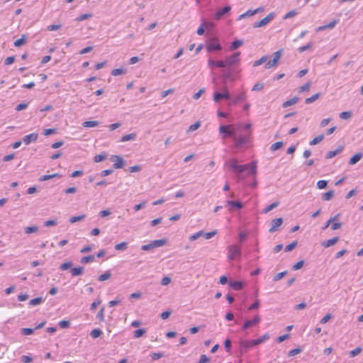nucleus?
<instances>
[{
  "instance_id": "obj_1",
  "label": "nucleus",
  "mask_w": 363,
  "mask_h": 363,
  "mask_svg": "<svg viewBox=\"0 0 363 363\" xmlns=\"http://www.w3.org/2000/svg\"><path fill=\"white\" fill-rule=\"evenodd\" d=\"M225 166L229 167L233 172L237 174L238 179H244L242 173L246 172L247 176L256 174V163L252 162L245 164H239L236 159H230L225 163Z\"/></svg>"
},
{
  "instance_id": "obj_2",
  "label": "nucleus",
  "mask_w": 363,
  "mask_h": 363,
  "mask_svg": "<svg viewBox=\"0 0 363 363\" xmlns=\"http://www.w3.org/2000/svg\"><path fill=\"white\" fill-rule=\"evenodd\" d=\"M228 259L234 260L241 256V249L238 245H230L228 247Z\"/></svg>"
},
{
  "instance_id": "obj_3",
  "label": "nucleus",
  "mask_w": 363,
  "mask_h": 363,
  "mask_svg": "<svg viewBox=\"0 0 363 363\" xmlns=\"http://www.w3.org/2000/svg\"><path fill=\"white\" fill-rule=\"evenodd\" d=\"M167 243L165 239L155 240L152 241L149 244L143 245L141 247V250L143 251H148L153 248L160 247L164 245Z\"/></svg>"
},
{
  "instance_id": "obj_4",
  "label": "nucleus",
  "mask_w": 363,
  "mask_h": 363,
  "mask_svg": "<svg viewBox=\"0 0 363 363\" xmlns=\"http://www.w3.org/2000/svg\"><path fill=\"white\" fill-rule=\"evenodd\" d=\"M257 346L254 340H241L240 342V352L241 354L245 353L250 348Z\"/></svg>"
},
{
  "instance_id": "obj_5",
  "label": "nucleus",
  "mask_w": 363,
  "mask_h": 363,
  "mask_svg": "<svg viewBox=\"0 0 363 363\" xmlns=\"http://www.w3.org/2000/svg\"><path fill=\"white\" fill-rule=\"evenodd\" d=\"M274 17H275V13L272 12V13H269L265 18H264L261 21L255 22L253 24V28H261V27L265 26L269 23H270L274 18Z\"/></svg>"
},
{
  "instance_id": "obj_6",
  "label": "nucleus",
  "mask_w": 363,
  "mask_h": 363,
  "mask_svg": "<svg viewBox=\"0 0 363 363\" xmlns=\"http://www.w3.org/2000/svg\"><path fill=\"white\" fill-rule=\"evenodd\" d=\"M222 49L220 44L218 42V40L216 38H213L209 40L206 44V50L208 52H211L213 51H219Z\"/></svg>"
},
{
  "instance_id": "obj_7",
  "label": "nucleus",
  "mask_w": 363,
  "mask_h": 363,
  "mask_svg": "<svg viewBox=\"0 0 363 363\" xmlns=\"http://www.w3.org/2000/svg\"><path fill=\"white\" fill-rule=\"evenodd\" d=\"M219 132L220 134H223V138H225L227 136L233 138L235 134L232 125H220L219 127Z\"/></svg>"
},
{
  "instance_id": "obj_8",
  "label": "nucleus",
  "mask_w": 363,
  "mask_h": 363,
  "mask_svg": "<svg viewBox=\"0 0 363 363\" xmlns=\"http://www.w3.org/2000/svg\"><path fill=\"white\" fill-rule=\"evenodd\" d=\"M281 50H277L273 54V59L269 60L267 63L265 65V69H270L273 67H275L277 65L278 61L280 60L281 56Z\"/></svg>"
},
{
  "instance_id": "obj_9",
  "label": "nucleus",
  "mask_w": 363,
  "mask_h": 363,
  "mask_svg": "<svg viewBox=\"0 0 363 363\" xmlns=\"http://www.w3.org/2000/svg\"><path fill=\"white\" fill-rule=\"evenodd\" d=\"M240 52H236L232 55L227 57L224 60L225 66H230L238 63L240 62Z\"/></svg>"
},
{
  "instance_id": "obj_10",
  "label": "nucleus",
  "mask_w": 363,
  "mask_h": 363,
  "mask_svg": "<svg viewBox=\"0 0 363 363\" xmlns=\"http://www.w3.org/2000/svg\"><path fill=\"white\" fill-rule=\"evenodd\" d=\"M230 99V94L226 88L223 89V93L215 92L213 94V101L217 103L221 99Z\"/></svg>"
},
{
  "instance_id": "obj_11",
  "label": "nucleus",
  "mask_w": 363,
  "mask_h": 363,
  "mask_svg": "<svg viewBox=\"0 0 363 363\" xmlns=\"http://www.w3.org/2000/svg\"><path fill=\"white\" fill-rule=\"evenodd\" d=\"M233 139L235 141V146L237 147H239L242 146V145L248 143L249 141V136L248 135H240L237 136L235 134L233 136Z\"/></svg>"
},
{
  "instance_id": "obj_12",
  "label": "nucleus",
  "mask_w": 363,
  "mask_h": 363,
  "mask_svg": "<svg viewBox=\"0 0 363 363\" xmlns=\"http://www.w3.org/2000/svg\"><path fill=\"white\" fill-rule=\"evenodd\" d=\"M260 317L259 315H255L252 320H247L244 322L242 330H246L255 325L258 324L260 322Z\"/></svg>"
},
{
  "instance_id": "obj_13",
  "label": "nucleus",
  "mask_w": 363,
  "mask_h": 363,
  "mask_svg": "<svg viewBox=\"0 0 363 363\" xmlns=\"http://www.w3.org/2000/svg\"><path fill=\"white\" fill-rule=\"evenodd\" d=\"M110 160L113 162V167L115 169H120L124 166V160L119 155H112Z\"/></svg>"
},
{
  "instance_id": "obj_14",
  "label": "nucleus",
  "mask_w": 363,
  "mask_h": 363,
  "mask_svg": "<svg viewBox=\"0 0 363 363\" xmlns=\"http://www.w3.org/2000/svg\"><path fill=\"white\" fill-rule=\"evenodd\" d=\"M282 223H283V219L281 218L273 219L271 221V223H270L271 227H270L269 231L270 233H274V232L277 231L278 230L279 227L281 226Z\"/></svg>"
},
{
  "instance_id": "obj_15",
  "label": "nucleus",
  "mask_w": 363,
  "mask_h": 363,
  "mask_svg": "<svg viewBox=\"0 0 363 363\" xmlns=\"http://www.w3.org/2000/svg\"><path fill=\"white\" fill-rule=\"evenodd\" d=\"M38 134L33 133L29 135H26L23 138V143L26 145H29L30 143L35 142L38 140Z\"/></svg>"
},
{
  "instance_id": "obj_16",
  "label": "nucleus",
  "mask_w": 363,
  "mask_h": 363,
  "mask_svg": "<svg viewBox=\"0 0 363 363\" xmlns=\"http://www.w3.org/2000/svg\"><path fill=\"white\" fill-rule=\"evenodd\" d=\"M208 65L211 68H213V67L223 68V67H225L224 60H213L211 59H209L208 60Z\"/></svg>"
},
{
  "instance_id": "obj_17",
  "label": "nucleus",
  "mask_w": 363,
  "mask_h": 363,
  "mask_svg": "<svg viewBox=\"0 0 363 363\" xmlns=\"http://www.w3.org/2000/svg\"><path fill=\"white\" fill-rule=\"evenodd\" d=\"M230 10H231V6H226L223 7V9L216 11V13H215V18L216 20L220 19L223 15L228 13Z\"/></svg>"
},
{
  "instance_id": "obj_18",
  "label": "nucleus",
  "mask_w": 363,
  "mask_h": 363,
  "mask_svg": "<svg viewBox=\"0 0 363 363\" xmlns=\"http://www.w3.org/2000/svg\"><path fill=\"white\" fill-rule=\"evenodd\" d=\"M247 99V95H246V93L245 91H242L241 93H240L239 94H238L237 96H235L233 100H232V104L233 105H235L241 101H245V99Z\"/></svg>"
},
{
  "instance_id": "obj_19",
  "label": "nucleus",
  "mask_w": 363,
  "mask_h": 363,
  "mask_svg": "<svg viewBox=\"0 0 363 363\" xmlns=\"http://www.w3.org/2000/svg\"><path fill=\"white\" fill-rule=\"evenodd\" d=\"M342 150L343 147L339 146L336 150L328 152L327 154L325 155V158L331 159L336 156L337 155H338L339 153H340L342 151Z\"/></svg>"
},
{
  "instance_id": "obj_20",
  "label": "nucleus",
  "mask_w": 363,
  "mask_h": 363,
  "mask_svg": "<svg viewBox=\"0 0 363 363\" xmlns=\"http://www.w3.org/2000/svg\"><path fill=\"white\" fill-rule=\"evenodd\" d=\"M339 238L337 237H334L331 239H329L328 240L323 241L321 245L325 248L330 247L332 245H335L337 241Z\"/></svg>"
},
{
  "instance_id": "obj_21",
  "label": "nucleus",
  "mask_w": 363,
  "mask_h": 363,
  "mask_svg": "<svg viewBox=\"0 0 363 363\" xmlns=\"http://www.w3.org/2000/svg\"><path fill=\"white\" fill-rule=\"evenodd\" d=\"M227 205L230 207L229 211H231L232 208H242L243 206L242 203L239 201H228Z\"/></svg>"
},
{
  "instance_id": "obj_22",
  "label": "nucleus",
  "mask_w": 363,
  "mask_h": 363,
  "mask_svg": "<svg viewBox=\"0 0 363 363\" xmlns=\"http://www.w3.org/2000/svg\"><path fill=\"white\" fill-rule=\"evenodd\" d=\"M363 157V154L362 152H358L353 155L349 161V164L353 165L359 162Z\"/></svg>"
},
{
  "instance_id": "obj_23",
  "label": "nucleus",
  "mask_w": 363,
  "mask_h": 363,
  "mask_svg": "<svg viewBox=\"0 0 363 363\" xmlns=\"http://www.w3.org/2000/svg\"><path fill=\"white\" fill-rule=\"evenodd\" d=\"M229 285L236 291H240L243 288V283L242 281H230Z\"/></svg>"
},
{
  "instance_id": "obj_24",
  "label": "nucleus",
  "mask_w": 363,
  "mask_h": 363,
  "mask_svg": "<svg viewBox=\"0 0 363 363\" xmlns=\"http://www.w3.org/2000/svg\"><path fill=\"white\" fill-rule=\"evenodd\" d=\"M83 272L84 267H73L70 270L72 277L79 276L83 274Z\"/></svg>"
},
{
  "instance_id": "obj_25",
  "label": "nucleus",
  "mask_w": 363,
  "mask_h": 363,
  "mask_svg": "<svg viewBox=\"0 0 363 363\" xmlns=\"http://www.w3.org/2000/svg\"><path fill=\"white\" fill-rule=\"evenodd\" d=\"M57 177H61V174H60L58 173H55L52 174L43 175L42 177H40L39 178V181L44 182V181H47L48 179H51L57 178Z\"/></svg>"
},
{
  "instance_id": "obj_26",
  "label": "nucleus",
  "mask_w": 363,
  "mask_h": 363,
  "mask_svg": "<svg viewBox=\"0 0 363 363\" xmlns=\"http://www.w3.org/2000/svg\"><path fill=\"white\" fill-rule=\"evenodd\" d=\"M135 138H136V133H132L123 135L121 138L120 141L122 143H125V142L130 141V140H134Z\"/></svg>"
},
{
  "instance_id": "obj_27",
  "label": "nucleus",
  "mask_w": 363,
  "mask_h": 363,
  "mask_svg": "<svg viewBox=\"0 0 363 363\" xmlns=\"http://www.w3.org/2000/svg\"><path fill=\"white\" fill-rule=\"evenodd\" d=\"M243 45V41L242 40H235L231 43V45L229 48L230 50H234L240 48Z\"/></svg>"
},
{
  "instance_id": "obj_28",
  "label": "nucleus",
  "mask_w": 363,
  "mask_h": 363,
  "mask_svg": "<svg viewBox=\"0 0 363 363\" xmlns=\"http://www.w3.org/2000/svg\"><path fill=\"white\" fill-rule=\"evenodd\" d=\"M298 98L295 96V97L284 102V104H282V106L284 108L291 106L296 104L298 102Z\"/></svg>"
},
{
  "instance_id": "obj_29",
  "label": "nucleus",
  "mask_w": 363,
  "mask_h": 363,
  "mask_svg": "<svg viewBox=\"0 0 363 363\" xmlns=\"http://www.w3.org/2000/svg\"><path fill=\"white\" fill-rule=\"evenodd\" d=\"M99 122L97 121H85L82 123L83 127L84 128H94L98 126Z\"/></svg>"
},
{
  "instance_id": "obj_30",
  "label": "nucleus",
  "mask_w": 363,
  "mask_h": 363,
  "mask_svg": "<svg viewBox=\"0 0 363 363\" xmlns=\"http://www.w3.org/2000/svg\"><path fill=\"white\" fill-rule=\"evenodd\" d=\"M26 42V35H22L21 38L16 40L14 43H13V45L15 47H20L23 45H24Z\"/></svg>"
},
{
  "instance_id": "obj_31",
  "label": "nucleus",
  "mask_w": 363,
  "mask_h": 363,
  "mask_svg": "<svg viewBox=\"0 0 363 363\" xmlns=\"http://www.w3.org/2000/svg\"><path fill=\"white\" fill-rule=\"evenodd\" d=\"M254 15H255L254 10L249 9L247 11H245V13L240 15L238 18V20L240 21L241 19H243V18H247V17H250V16H252Z\"/></svg>"
},
{
  "instance_id": "obj_32",
  "label": "nucleus",
  "mask_w": 363,
  "mask_h": 363,
  "mask_svg": "<svg viewBox=\"0 0 363 363\" xmlns=\"http://www.w3.org/2000/svg\"><path fill=\"white\" fill-rule=\"evenodd\" d=\"M269 338V335L268 333H265L264 335H263L262 336L259 337V338L257 339H255V342H256V345H260L263 342H264L266 340H267Z\"/></svg>"
},
{
  "instance_id": "obj_33",
  "label": "nucleus",
  "mask_w": 363,
  "mask_h": 363,
  "mask_svg": "<svg viewBox=\"0 0 363 363\" xmlns=\"http://www.w3.org/2000/svg\"><path fill=\"white\" fill-rule=\"evenodd\" d=\"M43 299L42 297H38V298H35L30 300L28 304H29V306H34L40 305V303H43Z\"/></svg>"
},
{
  "instance_id": "obj_34",
  "label": "nucleus",
  "mask_w": 363,
  "mask_h": 363,
  "mask_svg": "<svg viewBox=\"0 0 363 363\" xmlns=\"http://www.w3.org/2000/svg\"><path fill=\"white\" fill-rule=\"evenodd\" d=\"M334 196V191L330 190L324 193L322 196V199L324 201H330Z\"/></svg>"
},
{
  "instance_id": "obj_35",
  "label": "nucleus",
  "mask_w": 363,
  "mask_h": 363,
  "mask_svg": "<svg viewBox=\"0 0 363 363\" xmlns=\"http://www.w3.org/2000/svg\"><path fill=\"white\" fill-rule=\"evenodd\" d=\"M111 276V274L110 272V271H106L104 274H101L99 277H98V280L99 281H104L107 279H108Z\"/></svg>"
},
{
  "instance_id": "obj_36",
  "label": "nucleus",
  "mask_w": 363,
  "mask_h": 363,
  "mask_svg": "<svg viewBox=\"0 0 363 363\" xmlns=\"http://www.w3.org/2000/svg\"><path fill=\"white\" fill-rule=\"evenodd\" d=\"M324 138L323 135H319L317 137L314 138L312 140L310 141V145H315L319 143H320Z\"/></svg>"
},
{
  "instance_id": "obj_37",
  "label": "nucleus",
  "mask_w": 363,
  "mask_h": 363,
  "mask_svg": "<svg viewBox=\"0 0 363 363\" xmlns=\"http://www.w3.org/2000/svg\"><path fill=\"white\" fill-rule=\"evenodd\" d=\"M319 97H320V94L316 93V94H313V96H311V97L306 99L305 103L306 104H310L314 102L315 100H317Z\"/></svg>"
},
{
  "instance_id": "obj_38",
  "label": "nucleus",
  "mask_w": 363,
  "mask_h": 363,
  "mask_svg": "<svg viewBox=\"0 0 363 363\" xmlns=\"http://www.w3.org/2000/svg\"><path fill=\"white\" fill-rule=\"evenodd\" d=\"M267 59H268L267 55L262 56L260 59H259L258 60H256L253 62V67H257L259 65H262L267 60Z\"/></svg>"
},
{
  "instance_id": "obj_39",
  "label": "nucleus",
  "mask_w": 363,
  "mask_h": 363,
  "mask_svg": "<svg viewBox=\"0 0 363 363\" xmlns=\"http://www.w3.org/2000/svg\"><path fill=\"white\" fill-rule=\"evenodd\" d=\"M278 206H279V202L278 201L269 204V206H267V207H265L264 208L263 213H267L268 212H269L270 211H272L274 208L277 207Z\"/></svg>"
},
{
  "instance_id": "obj_40",
  "label": "nucleus",
  "mask_w": 363,
  "mask_h": 363,
  "mask_svg": "<svg viewBox=\"0 0 363 363\" xmlns=\"http://www.w3.org/2000/svg\"><path fill=\"white\" fill-rule=\"evenodd\" d=\"M85 217H86V216L84 214L80 215V216H72L69 218V222L71 223H76L78 221H81V220H84L85 218Z\"/></svg>"
},
{
  "instance_id": "obj_41",
  "label": "nucleus",
  "mask_w": 363,
  "mask_h": 363,
  "mask_svg": "<svg viewBox=\"0 0 363 363\" xmlns=\"http://www.w3.org/2000/svg\"><path fill=\"white\" fill-rule=\"evenodd\" d=\"M126 72V69H123V68H117V69H114L111 71V74L113 76H118V75H121V74H125Z\"/></svg>"
},
{
  "instance_id": "obj_42",
  "label": "nucleus",
  "mask_w": 363,
  "mask_h": 363,
  "mask_svg": "<svg viewBox=\"0 0 363 363\" xmlns=\"http://www.w3.org/2000/svg\"><path fill=\"white\" fill-rule=\"evenodd\" d=\"M128 247V244L125 242L116 244L114 247L116 250H125Z\"/></svg>"
},
{
  "instance_id": "obj_43",
  "label": "nucleus",
  "mask_w": 363,
  "mask_h": 363,
  "mask_svg": "<svg viewBox=\"0 0 363 363\" xmlns=\"http://www.w3.org/2000/svg\"><path fill=\"white\" fill-rule=\"evenodd\" d=\"M101 334H102V331H101V330H100L99 328L94 329L90 333V335L93 338H97L99 336H101Z\"/></svg>"
},
{
  "instance_id": "obj_44",
  "label": "nucleus",
  "mask_w": 363,
  "mask_h": 363,
  "mask_svg": "<svg viewBox=\"0 0 363 363\" xmlns=\"http://www.w3.org/2000/svg\"><path fill=\"white\" fill-rule=\"evenodd\" d=\"M284 143L281 141L277 142L270 146V150L272 151H276L282 147Z\"/></svg>"
},
{
  "instance_id": "obj_45",
  "label": "nucleus",
  "mask_w": 363,
  "mask_h": 363,
  "mask_svg": "<svg viewBox=\"0 0 363 363\" xmlns=\"http://www.w3.org/2000/svg\"><path fill=\"white\" fill-rule=\"evenodd\" d=\"M72 264H72V262L71 261H68V262H64V263L61 264L60 266V269L62 271H65V270H67V269L71 268Z\"/></svg>"
},
{
  "instance_id": "obj_46",
  "label": "nucleus",
  "mask_w": 363,
  "mask_h": 363,
  "mask_svg": "<svg viewBox=\"0 0 363 363\" xmlns=\"http://www.w3.org/2000/svg\"><path fill=\"white\" fill-rule=\"evenodd\" d=\"M352 112L351 111H343L340 113V118L343 120L349 119L352 117Z\"/></svg>"
},
{
  "instance_id": "obj_47",
  "label": "nucleus",
  "mask_w": 363,
  "mask_h": 363,
  "mask_svg": "<svg viewBox=\"0 0 363 363\" xmlns=\"http://www.w3.org/2000/svg\"><path fill=\"white\" fill-rule=\"evenodd\" d=\"M201 236H203V230H200L193 235H191L190 237H189V240L190 241H194V240H196V239H198L199 238L201 237Z\"/></svg>"
},
{
  "instance_id": "obj_48",
  "label": "nucleus",
  "mask_w": 363,
  "mask_h": 363,
  "mask_svg": "<svg viewBox=\"0 0 363 363\" xmlns=\"http://www.w3.org/2000/svg\"><path fill=\"white\" fill-rule=\"evenodd\" d=\"M38 230V228L37 226H28L25 228L24 232L26 234H30L37 232Z\"/></svg>"
},
{
  "instance_id": "obj_49",
  "label": "nucleus",
  "mask_w": 363,
  "mask_h": 363,
  "mask_svg": "<svg viewBox=\"0 0 363 363\" xmlns=\"http://www.w3.org/2000/svg\"><path fill=\"white\" fill-rule=\"evenodd\" d=\"M200 126H201V123L199 121H196V123H194V124H191L189 127L187 132H193V131L197 130Z\"/></svg>"
},
{
  "instance_id": "obj_50",
  "label": "nucleus",
  "mask_w": 363,
  "mask_h": 363,
  "mask_svg": "<svg viewBox=\"0 0 363 363\" xmlns=\"http://www.w3.org/2000/svg\"><path fill=\"white\" fill-rule=\"evenodd\" d=\"M94 257L93 255L85 256L81 259V262L82 264H87L89 262L94 261Z\"/></svg>"
},
{
  "instance_id": "obj_51",
  "label": "nucleus",
  "mask_w": 363,
  "mask_h": 363,
  "mask_svg": "<svg viewBox=\"0 0 363 363\" xmlns=\"http://www.w3.org/2000/svg\"><path fill=\"white\" fill-rule=\"evenodd\" d=\"M35 329L34 328H24L21 329V333L23 335H29L33 333Z\"/></svg>"
},
{
  "instance_id": "obj_52",
  "label": "nucleus",
  "mask_w": 363,
  "mask_h": 363,
  "mask_svg": "<svg viewBox=\"0 0 363 363\" xmlns=\"http://www.w3.org/2000/svg\"><path fill=\"white\" fill-rule=\"evenodd\" d=\"M361 352H362V348L359 347H357L355 349H354L350 352V357H354L359 354Z\"/></svg>"
},
{
  "instance_id": "obj_53",
  "label": "nucleus",
  "mask_w": 363,
  "mask_h": 363,
  "mask_svg": "<svg viewBox=\"0 0 363 363\" xmlns=\"http://www.w3.org/2000/svg\"><path fill=\"white\" fill-rule=\"evenodd\" d=\"M145 330L143 328L138 329L134 331V337L138 338L145 333Z\"/></svg>"
},
{
  "instance_id": "obj_54",
  "label": "nucleus",
  "mask_w": 363,
  "mask_h": 363,
  "mask_svg": "<svg viewBox=\"0 0 363 363\" xmlns=\"http://www.w3.org/2000/svg\"><path fill=\"white\" fill-rule=\"evenodd\" d=\"M216 234H217V230H213V231L208 232V233L203 232V237L205 238V239L209 240V239L212 238Z\"/></svg>"
},
{
  "instance_id": "obj_55",
  "label": "nucleus",
  "mask_w": 363,
  "mask_h": 363,
  "mask_svg": "<svg viewBox=\"0 0 363 363\" xmlns=\"http://www.w3.org/2000/svg\"><path fill=\"white\" fill-rule=\"evenodd\" d=\"M286 274H287L286 271H284V272L277 274L273 278L274 281H277L281 279Z\"/></svg>"
},
{
  "instance_id": "obj_56",
  "label": "nucleus",
  "mask_w": 363,
  "mask_h": 363,
  "mask_svg": "<svg viewBox=\"0 0 363 363\" xmlns=\"http://www.w3.org/2000/svg\"><path fill=\"white\" fill-rule=\"evenodd\" d=\"M92 16V14L91 13H83V14H81L79 15L77 18V20L78 21H84L87 18H89Z\"/></svg>"
},
{
  "instance_id": "obj_57",
  "label": "nucleus",
  "mask_w": 363,
  "mask_h": 363,
  "mask_svg": "<svg viewBox=\"0 0 363 363\" xmlns=\"http://www.w3.org/2000/svg\"><path fill=\"white\" fill-rule=\"evenodd\" d=\"M297 245V242L296 241H294L292 242L291 243H290L289 245H286L285 247V249H284V251L285 252H290L294 248H295Z\"/></svg>"
},
{
  "instance_id": "obj_58",
  "label": "nucleus",
  "mask_w": 363,
  "mask_h": 363,
  "mask_svg": "<svg viewBox=\"0 0 363 363\" xmlns=\"http://www.w3.org/2000/svg\"><path fill=\"white\" fill-rule=\"evenodd\" d=\"M106 156L105 154H99V155H96L94 157V161L95 162H100L106 159Z\"/></svg>"
},
{
  "instance_id": "obj_59",
  "label": "nucleus",
  "mask_w": 363,
  "mask_h": 363,
  "mask_svg": "<svg viewBox=\"0 0 363 363\" xmlns=\"http://www.w3.org/2000/svg\"><path fill=\"white\" fill-rule=\"evenodd\" d=\"M304 264L303 260H300L298 262H296L295 264L293 265L292 269L293 270H298L300 269Z\"/></svg>"
},
{
  "instance_id": "obj_60",
  "label": "nucleus",
  "mask_w": 363,
  "mask_h": 363,
  "mask_svg": "<svg viewBox=\"0 0 363 363\" xmlns=\"http://www.w3.org/2000/svg\"><path fill=\"white\" fill-rule=\"evenodd\" d=\"M264 88L263 83H256L252 88V91H260Z\"/></svg>"
},
{
  "instance_id": "obj_61",
  "label": "nucleus",
  "mask_w": 363,
  "mask_h": 363,
  "mask_svg": "<svg viewBox=\"0 0 363 363\" xmlns=\"http://www.w3.org/2000/svg\"><path fill=\"white\" fill-rule=\"evenodd\" d=\"M328 182L325 180H319L317 182V187L320 189H325L327 186Z\"/></svg>"
},
{
  "instance_id": "obj_62",
  "label": "nucleus",
  "mask_w": 363,
  "mask_h": 363,
  "mask_svg": "<svg viewBox=\"0 0 363 363\" xmlns=\"http://www.w3.org/2000/svg\"><path fill=\"white\" fill-rule=\"evenodd\" d=\"M206 26V23L205 22H203L201 25L197 29V34L199 35H202L204 33V28Z\"/></svg>"
},
{
  "instance_id": "obj_63",
  "label": "nucleus",
  "mask_w": 363,
  "mask_h": 363,
  "mask_svg": "<svg viewBox=\"0 0 363 363\" xmlns=\"http://www.w3.org/2000/svg\"><path fill=\"white\" fill-rule=\"evenodd\" d=\"M296 14H297V12L295 10H291L289 12H288L287 13H286L284 15V16L283 17V18L284 19L290 18L294 17Z\"/></svg>"
},
{
  "instance_id": "obj_64",
  "label": "nucleus",
  "mask_w": 363,
  "mask_h": 363,
  "mask_svg": "<svg viewBox=\"0 0 363 363\" xmlns=\"http://www.w3.org/2000/svg\"><path fill=\"white\" fill-rule=\"evenodd\" d=\"M21 362L23 363H31L33 362V358L30 356L23 355L21 357Z\"/></svg>"
}]
</instances>
